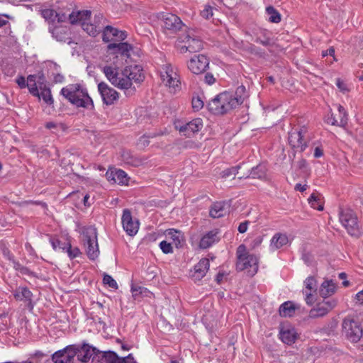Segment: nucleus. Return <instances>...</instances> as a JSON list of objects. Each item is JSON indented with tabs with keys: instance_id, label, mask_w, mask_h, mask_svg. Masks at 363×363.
<instances>
[{
	"instance_id": "obj_1",
	"label": "nucleus",
	"mask_w": 363,
	"mask_h": 363,
	"mask_svg": "<svg viewBox=\"0 0 363 363\" xmlns=\"http://www.w3.org/2000/svg\"><path fill=\"white\" fill-rule=\"evenodd\" d=\"M99 354L101 351L89 344L71 345L55 352L52 355V360L54 363H76L77 359L82 363H87L91 358L94 362Z\"/></svg>"
},
{
	"instance_id": "obj_2",
	"label": "nucleus",
	"mask_w": 363,
	"mask_h": 363,
	"mask_svg": "<svg viewBox=\"0 0 363 363\" xmlns=\"http://www.w3.org/2000/svg\"><path fill=\"white\" fill-rule=\"evenodd\" d=\"M60 94L77 107L93 108L94 103L87 90L79 84H72L63 87Z\"/></svg>"
},
{
	"instance_id": "obj_3",
	"label": "nucleus",
	"mask_w": 363,
	"mask_h": 363,
	"mask_svg": "<svg viewBox=\"0 0 363 363\" xmlns=\"http://www.w3.org/2000/svg\"><path fill=\"white\" fill-rule=\"evenodd\" d=\"M203 41L195 34V31L189 29L178 38L177 48L181 53L196 52L202 50Z\"/></svg>"
},
{
	"instance_id": "obj_4",
	"label": "nucleus",
	"mask_w": 363,
	"mask_h": 363,
	"mask_svg": "<svg viewBox=\"0 0 363 363\" xmlns=\"http://www.w3.org/2000/svg\"><path fill=\"white\" fill-rule=\"evenodd\" d=\"M208 106L211 112L217 115H223L235 108L231 102V94L229 92L220 93L208 103Z\"/></svg>"
},
{
	"instance_id": "obj_5",
	"label": "nucleus",
	"mask_w": 363,
	"mask_h": 363,
	"mask_svg": "<svg viewBox=\"0 0 363 363\" xmlns=\"http://www.w3.org/2000/svg\"><path fill=\"white\" fill-rule=\"evenodd\" d=\"M310 137L308 133V128L306 126H301L293 129L289 133V143L293 149L297 151L303 152L308 147Z\"/></svg>"
},
{
	"instance_id": "obj_6",
	"label": "nucleus",
	"mask_w": 363,
	"mask_h": 363,
	"mask_svg": "<svg viewBox=\"0 0 363 363\" xmlns=\"http://www.w3.org/2000/svg\"><path fill=\"white\" fill-rule=\"evenodd\" d=\"M236 268L238 271L247 270L250 277H253L258 270L257 257L249 254V251H238Z\"/></svg>"
},
{
	"instance_id": "obj_7",
	"label": "nucleus",
	"mask_w": 363,
	"mask_h": 363,
	"mask_svg": "<svg viewBox=\"0 0 363 363\" xmlns=\"http://www.w3.org/2000/svg\"><path fill=\"white\" fill-rule=\"evenodd\" d=\"M165 240L160 242L161 250H173L183 248L185 245L184 234L175 229H168L164 232Z\"/></svg>"
},
{
	"instance_id": "obj_8",
	"label": "nucleus",
	"mask_w": 363,
	"mask_h": 363,
	"mask_svg": "<svg viewBox=\"0 0 363 363\" xmlns=\"http://www.w3.org/2000/svg\"><path fill=\"white\" fill-rule=\"evenodd\" d=\"M342 327V334L352 342H357L362 337L363 330L361 324L354 319L345 318Z\"/></svg>"
},
{
	"instance_id": "obj_9",
	"label": "nucleus",
	"mask_w": 363,
	"mask_h": 363,
	"mask_svg": "<svg viewBox=\"0 0 363 363\" xmlns=\"http://www.w3.org/2000/svg\"><path fill=\"white\" fill-rule=\"evenodd\" d=\"M339 219L350 235L359 236L361 234L357 223V218L352 211L341 210L339 213Z\"/></svg>"
},
{
	"instance_id": "obj_10",
	"label": "nucleus",
	"mask_w": 363,
	"mask_h": 363,
	"mask_svg": "<svg viewBox=\"0 0 363 363\" xmlns=\"http://www.w3.org/2000/svg\"><path fill=\"white\" fill-rule=\"evenodd\" d=\"M132 49V45L128 43H122V41L111 43L107 45V53L108 55H112L113 60L116 59L113 63L118 64V57H129Z\"/></svg>"
},
{
	"instance_id": "obj_11",
	"label": "nucleus",
	"mask_w": 363,
	"mask_h": 363,
	"mask_svg": "<svg viewBox=\"0 0 363 363\" xmlns=\"http://www.w3.org/2000/svg\"><path fill=\"white\" fill-rule=\"evenodd\" d=\"M122 79H128L129 81V85L121 87V89L128 90L132 86V82L136 83H140L145 79V76L143 73V69L138 65L126 67L123 71H122Z\"/></svg>"
},
{
	"instance_id": "obj_12",
	"label": "nucleus",
	"mask_w": 363,
	"mask_h": 363,
	"mask_svg": "<svg viewBox=\"0 0 363 363\" xmlns=\"http://www.w3.org/2000/svg\"><path fill=\"white\" fill-rule=\"evenodd\" d=\"M161 72V79L166 86H169L174 91L179 87L180 84L179 76L171 65H166Z\"/></svg>"
},
{
	"instance_id": "obj_13",
	"label": "nucleus",
	"mask_w": 363,
	"mask_h": 363,
	"mask_svg": "<svg viewBox=\"0 0 363 363\" xmlns=\"http://www.w3.org/2000/svg\"><path fill=\"white\" fill-rule=\"evenodd\" d=\"M336 305L337 301L334 298L323 299V301L318 303L315 307L310 311L309 317L312 318L323 317L332 311Z\"/></svg>"
},
{
	"instance_id": "obj_14",
	"label": "nucleus",
	"mask_w": 363,
	"mask_h": 363,
	"mask_svg": "<svg viewBox=\"0 0 363 363\" xmlns=\"http://www.w3.org/2000/svg\"><path fill=\"white\" fill-rule=\"evenodd\" d=\"M81 242L88 250H98L96 229L92 226L84 228L81 234Z\"/></svg>"
},
{
	"instance_id": "obj_15",
	"label": "nucleus",
	"mask_w": 363,
	"mask_h": 363,
	"mask_svg": "<svg viewBox=\"0 0 363 363\" xmlns=\"http://www.w3.org/2000/svg\"><path fill=\"white\" fill-rule=\"evenodd\" d=\"M103 72L113 86L121 89V87L129 85V81L128 79H123L122 72L119 73L116 67L107 65L104 67Z\"/></svg>"
},
{
	"instance_id": "obj_16",
	"label": "nucleus",
	"mask_w": 363,
	"mask_h": 363,
	"mask_svg": "<svg viewBox=\"0 0 363 363\" xmlns=\"http://www.w3.org/2000/svg\"><path fill=\"white\" fill-rule=\"evenodd\" d=\"M159 18L164 21V28L172 33L178 32L184 26L182 20L173 13H160Z\"/></svg>"
},
{
	"instance_id": "obj_17",
	"label": "nucleus",
	"mask_w": 363,
	"mask_h": 363,
	"mask_svg": "<svg viewBox=\"0 0 363 363\" xmlns=\"http://www.w3.org/2000/svg\"><path fill=\"white\" fill-rule=\"evenodd\" d=\"M101 31H103V41L106 43H117L123 41L127 38V34L125 31L120 30L111 26H104V28L102 29Z\"/></svg>"
},
{
	"instance_id": "obj_18",
	"label": "nucleus",
	"mask_w": 363,
	"mask_h": 363,
	"mask_svg": "<svg viewBox=\"0 0 363 363\" xmlns=\"http://www.w3.org/2000/svg\"><path fill=\"white\" fill-rule=\"evenodd\" d=\"M122 224L124 230L130 236L135 235L139 228L138 220L133 219L130 211L127 208L123 211Z\"/></svg>"
},
{
	"instance_id": "obj_19",
	"label": "nucleus",
	"mask_w": 363,
	"mask_h": 363,
	"mask_svg": "<svg viewBox=\"0 0 363 363\" xmlns=\"http://www.w3.org/2000/svg\"><path fill=\"white\" fill-rule=\"evenodd\" d=\"M98 89L103 102L108 106L113 104L118 99V93L105 82H100Z\"/></svg>"
},
{
	"instance_id": "obj_20",
	"label": "nucleus",
	"mask_w": 363,
	"mask_h": 363,
	"mask_svg": "<svg viewBox=\"0 0 363 363\" xmlns=\"http://www.w3.org/2000/svg\"><path fill=\"white\" fill-rule=\"evenodd\" d=\"M209 60L206 55H199L191 58L188 63V68L196 74H199L208 67Z\"/></svg>"
},
{
	"instance_id": "obj_21",
	"label": "nucleus",
	"mask_w": 363,
	"mask_h": 363,
	"mask_svg": "<svg viewBox=\"0 0 363 363\" xmlns=\"http://www.w3.org/2000/svg\"><path fill=\"white\" fill-rule=\"evenodd\" d=\"M176 128L184 135L191 137L203 128V122L201 118H197L185 124L177 125Z\"/></svg>"
},
{
	"instance_id": "obj_22",
	"label": "nucleus",
	"mask_w": 363,
	"mask_h": 363,
	"mask_svg": "<svg viewBox=\"0 0 363 363\" xmlns=\"http://www.w3.org/2000/svg\"><path fill=\"white\" fill-rule=\"evenodd\" d=\"M16 82L21 89L28 87L29 92L33 96H38L39 91L38 86L36 85V76L28 75L27 77V82H26L25 77L19 76L16 78Z\"/></svg>"
},
{
	"instance_id": "obj_23",
	"label": "nucleus",
	"mask_w": 363,
	"mask_h": 363,
	"mask_svg": "<svg viewBox=\"0 0 363 363\" xmlns=\"http://www.w3.org/2000/svg\"><path fill=\"white\" fill-rule=\"evenodd\" d=\"M209 269V259L207 258H202L199 263H197L194 269L191 271V277L195 281H200L205 277L206 272Z\"/></svg>"
},
{
	"instance_id": "obj_24",
	"label": "nucleus",
	"mask_w": 363,
	"mask_h": 363,
	"mask_svg": "<svg viewBox=\"0 0 363 363\" xmlns=\"http://www.w3.org/2000/svg\"><path fill=\"white\" fill-rule=\"evenodd\" d=\"M306 290L304 294L306 295V302L308 305H312L314 303L313 292L317 291V282L313 277H309L305 280Z\"/></svg>"
},
{
	"instance_id": "obj_25",
	"label": "nucleus",
	"mask_w": 363,
	"mask_h": 363,
	"mask_svg": "<svg viewBox=\"0 0 363 363\" xmlns=\"http://www.w3.org/2000/svg\"><path fill=\"white\" fill-rule=\"evenodd\" d=\"M106 177L108 181L118 184H125L128 182L127 174L121 169L108 171L106 172Z\"/></svg>"
},
{
	"instance_id": "obj_26",
	"label": "nucleus",
	"mask_w": 363,
	"mask_h": 363,
	"mask_svg": "<svg viewBox=\"0 0 363 363\" xmlns=\"http://www.w3.org/2000/svg\"><path fill=\"white\" fill-rule=\"evenodd\" d=\"M218 241L219 238L218 237V232L212 230L203 236L201 239L199 246L202 249H206L212 247L214 243L218 242Z\"/></svg>"
},
{
	"instance_id": "obj_27",
	"label": "nucleus",
	"mask_w": 363,
	"mask_h": 363,
	"mask_svg": "<svg viewBox=\"0 0 363 363\" xmlns=\"http://www.w3.org/2000/svg\"><path fill=\"white\" fill-rule=\"evenodd\" d=\"M226 203L225 202H216L210 208L209 215L213 218H219L224 216L228 209L226 208Z\"/></svg>"
},
{
	"instance_id": "obj_28",
	"label": "nucleus",
	"mask_w": 363,
	"mask_h": 363,
	"mask_svg": "<svg viewBox=\"0 0 363 363\" xmlns=\"http://www.w3.org/2000/svg\"><path fill=\"white\" fill-rule=\"evenodd\" d=\"M16 301L31 302L33 294L27 287L18 286L13 292Z\"/></svg>"
},
{
	"instance_id": "obj_29",
	"label": "nucleus",
	"mask_w": 363,
	"mask_h": 363,
	"mask_svg": "<svg viewBox=\"0 0 363 363\" xmlns=\"http://www.w3.org/2000/svg\"><path fill=\"white\" fill-rule=\"evenodd\" d=\"M336 285L333 280L324 281L320 287L319 294L324 299L335 294Z\"/></svg>"
},
{
	"instance_id": "obj_30",
	"label": "nucleus",
	"mask_w": 363,
	"mask_h": 363,
	"mask_svg": "<svg viewBox=\"0 0 363 363\" xmlns=\"http://www.w3.org/2000/svg\"><path fill=\"white\" fill-rule=\"evenodd\" d=\"M52 37L55 38L57 41L67 43L68 44L71 43V39L68 36V30L62 26H56L55 27L52 31Z\"/></svg>"
},
{
	"instance_id": "obj_31",
	"label": "nucleus",
	"mask_w": 363,
	"mask_h": 363,
	"mask_svg": "<svg viewBox=\"0 0 363 363\" xmlns=\"http://www.w3.org/2000/svg\"><path fill=\"white\" fill-rule=\"evenodd\" d=\"M338 111L340 112V115H342L341 116L340 121H338V119L336 118V116H333V114H332L331 117L328 118L327 122L333 125L345 127L347 123V114L345 108L341 105L338 106Z\"/></svg>"
},
{
	"instance_id": "obj_32",
	"label": "nucleus",
	"mask_w": 363,
	"mask_h": 363,
	"mask_svg": "<svg viewBox=\"0 0 363 363\" xmlns=\"http://www.w3.org/2000/svg\"><path fill=\"white\" fill-rule=\"evenodd\" d=\"M38 90L40 89L38 99H42L45 104L48 105H52L54 102L52 99L51 91L49 87L47 86L46 84H43L38 82Z\"/></svg>"
},
{
	"instance_id": "obj_33",
	"label": "nucleus",
	"mask_w": 363,
	"mask_h": 363,
	"mask_svg": "<svg viewBox=\"0 0 363 363\" xmlns=\"http://www.w3.org/2000/svg\"><path fill=\"white\" fill-rule=\"evenodd\" d=\"M296 335L297 334L294 328H282L279 333L280 339L284 343L287 345H291L295 342V340L297 338Z\"/></svg>"
},
{
	"instance_id": "obj_34",
	"label": "nucleus",
	"mask_w": 363,
	"mask_h": 363,
	"mask_svg": "<svg viewBox=\"0 0 363 363\" xmlns=\"http://www.w3.org/2000/svg\"><path fill=\"white\" fill-rule=\"evenodd\" d=\"M247 96L245 87L243 85L239 86L235 91V95L233 96L231 94V102L233 103L234 106L236 108L242 104Z\"/></svg>"
},
{
	"instance_id": "obj_35",
	"label": "nucleus",
	"mask_w": 363,
	"mask_h": 363,
	"mask_svg": "<svg viewBox=\"0 0 363 363\" xmlns=\"http://www.w3.org/2000/svg\"><path fill=\"white\" fill-rule=\"evenodd\" d=\"M131 292L133 297L135 300L142 297H151L153 294L147 289L134 284L131 285Z\"/></svg>"
},
{
	"instance_id": "obj_36",
	"label": "nucleus",
	"mask_w": 363,
	"mask_h": 363,
	"mask_svg": "<svg viewBox=\"0 0 363 363\" xmlns=\"http://www.w3.org/2000/svg\"><path fill=\"white\" fill-rule=\"evenodd\" d=\"M91 13V11L88 10L80 11L77 13L72 12L69 15V18L72 24L77 22H80L82 23L84 21L86 22V20L89 19Z\"/></svg>"
},
{
	"instance_id": "obj_37",
	"label": "nucleus",
	"mask_w": 363,
	"mask_h": 363,
	"mask_svg": "<svg viewBox=\"0 0 363 363\" xmlns=\"http://www.w3.org/2000/svg\"><path fill=\"white\" fill-rule=\"evenodd\" d=\"M289 240L286 234L276 233L271 240V246L274 248H281L286 246Z\"/></svg>"
},
{
	"instance_id": "obj_38",
	"label": "nucleus",
	"mask_w": 363,
	"mask_h": 363,
	"mask_svg": "<svg viewBox=\"0 0 363 363\" xmlns=\"http://www.w3.org/2000/svg\"><path fill=\"white\" fill-rule=\"evenodd\" d=\"M98 357L101 359L102 363H121V357L113 351L101 352Z\"/></svg>"
},
{
	"instance_id": "obj_39",
	"label": "nucleus",
	"mask_w": 363,
	"mask_h": 363,
	"mask_svg": "<svg viewBox=\"0 0 363 363\" xmlns=\"http://www.w3.org/2000/svg\"><path fill=\"white\" fill-rule=\"evenodd\" d=\"M82 27L84 31H86L89 35L96 36L104 28L103 25H100L99 23L98 24L95 23H89L87 22H82Z\"/></svg>"
},
{
	"instance_id": "obj_40",
	"label": "nucleus",
	"mask_w": 363,
	"mask_h": 363,
	"mask_svg": "<svg viewBox=\"0 0 363 363\" xmlns=\"http://www.w3.org/2000/svg\"><path fill=\"white\" fill-rule=\"evenodd\" d=\"M296 307L291 301H286L279 307V314L282 317H291L294 315Z\"/></svg>"
},
{
	"instance_id": "obj_41",
	"label": "nucleus",
	"mask_w": 363,
	"mask_h": 363,
	"mask_svg": "<svg viewBox=\"0 0 363 363\" xmlns=\"http://www.w3.org/2000/svg\"><path fill=\"white\" fill-rule=\"evenodd\" d=\"M250 175L253 179H264L267 175V167L264 164H260L250 169Z\"/></svg>"
},
{
	"instance_id": "obj_42",
	"label": "nucleus",
	"mask_w": 363,
	"mask_h": 363,
	"mask_svg": "<svg viewBox=\"0 0 363 363\" xmlns=\"http://www.w3.org/2000/svg\"><path fill=\"white\" fill-rule=\"evenodd\" d=\"M322 199L323 198L320 194L313 193L309 197L308 202L312 208L317 209L318 211H323V202Z\"/></svg>"
},
{
	"instance_id": "obj_43",
	"label": "nucleus",
	"mask_w": 363,
	"mask_h": 363,
	"mask_svg": "<svg viewBox=\"0 0 363 363\" xmlns=\"http://www.w3.org/2000/svg\"><path fill=\"white\" fill-rule=\"evenodd\" d=\"M52 245L54 249L71 250V243L67 238L61 237L60 239H53Z\"/></svg>"
},
{
	"instance_id": "obj_44",
	"label": "nucleus",
	"mask_w": 363,
	"mask_h": 363,
	"mask_svg": "<svg viewBox=\"0 0 363 363\" xmlns=\"http://www.w3.org/2000/svg\"><path fill=\"white\" fill-rule=\"evenodd\" d=\"M42 16L46 20L54 22L56 18H58V21H62L63 20L59 17L58 13L53 9H45L41 10Z\"/></svg>"
},
{
	"instance_id": "obj_45",
	"label": "nucleus",
	"mask_w": 363,
	"mask_h": 363,
	"mask_svg": "<svg viewBox=\"0 0 363 363\" xmlns=\"http://www.w3.org/2000/svg\"><path fill=\"white\" fill-rule=\"evenodd\" d=\"M266 12L269 16V21L270 22L277 23L281 21L280 13L273 6L267 7Z\"/></svg>"
},
{
	"instance_id": "obj_46",
	"label": "nucleus",
	"mask_w": 363,
	"mask_h": 363,
	"mask_svg": "<svg viewBox=\"0 0 363 363\" xmlns=\"http://www.w3.org/2000/svg\"><path fill=\"white\" fill-rule=\"evenodd\" d=\"M242 169V166L238 165L231 168L226 169L221 172L222 177H228L231 175L239 174V170Z\"/></svg>"
},
{
	"instance_id": "obj_47",
	"label": "nucleus",
	"mask_w": 363,
	"mask_h": 363,
	"mask_svg": "<svg viewBox=\"0 0 363 363\" xmlns=\"http://www.w3.org/2000/svg\"><path fill=\"white\" fill-rule=\"evenodd\" d=\"M201 144L191 140H185L182 143V147L185 149H198L200 148Z\"/></svg>"
},
{
	"instance_id": "obj_48",
	"label": "nucleus",
	"mask_w": 363,
	"mask_h": 363,
	"mask_svg": "<svg viewBox=\"0 0 363 363\" xmlns=\"http://www.w3.org/2000/svg\"><path fill=\"white\" fill-rule=\"evenodd\" d=\"M103 282L104 284L108 285L109 287L117 289V282L112 278L111 276L105 274L103 278Z\"/></svg>"
},
{
	"instance_id": "obj_49",
	"label": "nucleus",
	"mask_w": 363,
	"mask_h": 363,
	"mask_svg": "<svg viewBox=\"0 0 363 363\" xmlns=\"http://www.w3.org/2000/svg\"><path fill=\"white\" fill-rule=\"evenodd\" d=\"M203 106V102L199 96L192 99V107L195 111H199Z\"/></svg>"
},
{
	"instance_id": "obj_50",
	"label": "nucleus",
	"mask_w": 363,
	"mask_h": 363,
	"mask_svg": "<svg viewBox=\"0 0 363 363\" xmlns=\"http://www.w3.org/2000/svg\"><path fill=\"white\" fill-rule=\"evenodd\" d=\"M213 7L211 6H206L205 8L201 11V15L206 19H209L213 16Z\"/></svg>"
},
{
	"instance_id": "obj_51",
	"label": "nucleus",
	"mask_w": 363,
	"mask_h": 363,
	"mask_svg": "<svg viewBox=\"0 0 363 363\" xmlns=\"http://www.w3.org/2000/svg\"><path fill=\"white\" fill-rule=\"evenodd\" d=\"M336 85L343 94H346L350 91L347 84L339 78L336 80Z\"/></svg>"
},
{
	"instance_id": "obj_52",
	"label": "nucleus",
	"mask_w": 363,
	"mask_h": 363,
	"mask_svg": "<svg viewBox=\"0 0 363 363\" xmlns=\"http://www.w3.org/2000/svg\"><path fill=\"white\" fill-rule=\"evenodd\" d=\"M4 255L6 257H7L9 260H12L13 264V267L16 270L21 272V268H23V265H21L18 262L15 261L11 258L10 255V251H4Z\"/></svg>"
},
{
	"instance_id": "obj_53",
	"label": "nucleus",
	"mask_w": 363,
	"mask_h": 363,
	"mask_svg": "<svg viewBox=\"0 0 363 363\" xmlns=\"http://www.w3.org/2000/svg\"><path fill=\"white\" fill-rule=\"evenodd\" d=\"M242 169L239 170V174H237L239 179L247 178L251 177L250 175V169L245 168L244 164L241 165Z\"/></svg>"
},
{
	"instance_id": "obj_54",
	"label": "nucleus",
	"mask_w": 363,
	"mask_h": 363,
	"mask_svg": "<svg viewBox=\"0 0 363 363\" xmlns=\"http://www.w3.org/2000/svg\"><path fill=\"white\" fill-rule=\"evenodd\" d=\"M302 259L308 265H311L313 262V258L309 251H305L302 255Z\"/></svg>"
},
{
	"instance_id": "obj_55",
	"label": "nucleus",
	"mask_w": 363,
	"mask_h": 363,
	"mask_svg": "<svg viewBox=\"0 0 363 363\" xmlns=\"http://www.w3.org/2000/svg\"><path fill=\"white\" fill-rule=\"evenodd\" d=\"M121 363H137L132 354L125 357H121Z\"/></svg>"
},
{
	"instance_id": "obj_56",
	"label": "nucleus",
	"mask_w": 363,
	"mask_h": 363,
	"mask_svg": "<svg viewBox=\"0 0 363 363\" xmlns=\"http://www.w3.org/2000/svg\"><path fill=\"white\" fill-rule=\"evenodd\" d=\"M262 242V238L261 236H257L252 240V242L250 245V247L257 248V247H259Z\"/></svg>"
},
{
	"instance_id": "obj_57",
	"label": "nucleus",
	"mask_w": 363,
	"mask_h": 363,
	"mask_svg": "<svg viewBox=\"0 0 363 363\" xmlns=\"http://www.w3.org/2000/svg\"><path fill=\"white\" fill-rule=\"evenodd\" d=\"M69 259H73L74 258L81 257L82 255V251H66Z\"/></svg>"
},
{
	"instance_id": "obj_58",
	"label": "nucleus",
	"mask_w": 363,
	"mask_h": 363,
	"mask_svg": "<svg viewBox=\"0 0 363 363\" xmlns=\"http://www.w3.org/2000/svg\"><path fill=\"white\" fill-rule=\"evenodd\" d=\"M204 79L206 83L208 84H212L215 82V78L213 77V74L210 73L206 74Z\"/></svg>"
},
{
	"instance_id": "obj_59",
	"label": "nucleus",
	"mask_w": 363,
	"mask_h": 363,
	"mask_svg": "<svg viewBox=\"0 0 363 363\" xmlns=\"http://www.w3.org/2000/svg\"><path fill=\"white\" fill-rule=\"evenodd\" d=\"M249 222L248 221H245L243 223H241L239 226H238V231L240 233H244L247 231V225H248Z\"/></svg>"
},
{
	"instance_id": "obj_60",
	"label": "nucleus",
	"mask_w": 363,
	"mask_h": 363,
	"mask_svg": "<svg viewBox=\"0 0 363 363\" xmlns=\"http://www.w3.org/2000/svg\"><path fill=\"white\" fill-rule=\"evenodd\" d=\"M228 275V273L225 272H219L216 277V281L217 283L220 284L223 281V278Z\"/></svg>"
},
{
	"instance_id": "obj_61",
	"label": "nucleus",
	"mask_w": 363,
	"mask_h": 363,
	"mask_svg": "<svg viewBox=\"0 0 363 363\" xmlns=\"http://www.w3.org/2000/svg\"><path fill=\"white\" fill-rule=\"evenodd\" d=\"M99 252L100 251H88L87 256L90 259L94 260L99 257Z\"/></svg>"
},
{
	"instance_id": "obj_62",
	"label": "nucleus",
	"mask_w": 363,
	"mask_h": 363,
	"mask_svg": "<svg viewBox=\"0 0 363 363\" xmlns=\"http://www.w3.org/2000/svg\"><path fill=\"white\" fill-rule=\"evenodd\" d=\"M104 21V18L102 14L99 13L98 15L95 16V19H94L95 24H98V23H99L100 25H103L104 26V23H103Z\"/></svg>"
},
{
	"instance_id": "obj_63",
	"label": "nucleus",
	"mask_w": 363,
	"mask_h": 363,
	"mask_svg": "<svg viewBox=\"0 0 363 363\" xmlns=\"http://www.w3.org/2000/svg\"><path fill=\"white\" fill-rule=\"evenodd\" d=\"M335 54V49L333 48H330L325 51H323L322 56L325 57L327 55L333 56Z\"/></svg>"
},
{
	"instance_id": "obj_64",
	"label": "nucleus",
	"mask_w": 363,
	"mask_h": 363,
	"mask_svg": "<svg viewBox=\"0 0 363 363\" xmlns=\"http://www.w3.org/2000/svg\"><path fill=\"white\" fill-rule=\"evenodd\" d=\"M356 299L359 302V303H363V291H361L356 294Z\"/></svg>"
}]
</instances>
